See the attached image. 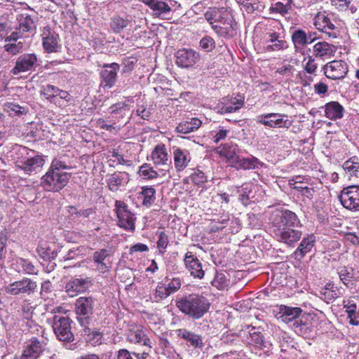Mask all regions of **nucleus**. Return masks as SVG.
<instances>
[{"label":"nucleus","mask_w":359,"mask_h":359,"mask_svg":"<svg viewBox=\"0 0 359 359\" xmlns=\"http://www.w3.org/2000/svg\"><path fill=\"white\" fill-rule=\"evenodd\" d=\"M232 15L231 11L226 8H210L205 13V18L212 25V28L213 29V24H217L223 21L226 15Z\"/></svg>","instance_id":"23"},{"label":"nucleus","mask_w":359,"mask_h":359,"mask_svg":"<svg viewBox=\"0 0 359 359\" xmlns=\"http://www.w3.org/2000/svg\"><path fill=\"white\" fill-rule=\"evenodd\" d=\"M36 287V282L29 278H25L20 280L8 284L6 286L5 291L11 295H18L20 294H30L34 292Z\"/></svg>","instance_id":"7"},{"label":"nucleus","mask_w":359,"mask_h":359,"mask_svg":"<svg viewBox=\"0 0 359 359\" xmlns=\"http://www.w3.org/2000/svg\"><path fill=\"white\" fill-rule=\"evenodd\" d=\"M164 282L166 285L170 295L178 291L180 289L182 285L181 280L179 278H173L170 280H169L168 278H165Z\"/></svg>","instance_id":"44"},{"label":"nucleus","mask_w":359,"mask_h":359,"mask_svg":"<svg viewBox=\"0 0 359 359\" xmlns=\"http://www.w3.org/2000/svg\"><path fill=\"white\" fill-rule=\"evenodd\" d=\"M335 52V47L327 42L320 41L313 46V53L317 57L332 56Z\"/></svg>","instance_id":"34"},{"label":"nucleus","mask_w":359,"mask_h":359,"mask_svg":"<svg viewBox=\"0 0 359 359\" xmlns=\"http://www.w3.org/2000/svg\"><path fill=\"white\" fill-rule=\"evenodd\" d=\"M313 245V236H309L306 238H304L299 246L297 248V252L300 253L302 256L304 255L306 252H309Z\"/></svg>","instance_id":"45"},{"label":"nucleus","mask_w":359,"mask_h":359,"mask_svg":"<svg viewBox=\"0 0 359 359\" xmlns=\"http://www.w3.org/2000/svg\"><path fill=\"white\" fill-rule=\"evenodd\" d=\"M104 69L102 70L100 75L102 78L101 86L104 88H112L116 81L117 72L119 69V65L117 63L104 65Z\"/></svg>","instance_id":"16"},{"label":"nucleus","mask_w":359,"mask_h":359,"mask_svg":"<svg viewBox=\"0 0 359 359\" xmlns=\"http://www.w3.org/2000/svg\"><path fill=\"white\" fill-rule=\"evenodd\" d=\"M44 160L40 156H35L30 158H24L16 161V167L24 170L26 173L30 174L43 165Z\"/></svg>","instance_id":"17"},{"label":"nucleus","mask_w":359,"mask_h":359,"mask_svg":"<svg viewBox=\"0 0 359 359\" xmlns=\"http://www.w3.org/2000/svg\"><path fill=\"white\" fill-rule=\"evenodd\" d=\"M237 145L233 144H225L221 145L216 149V152L222 157H224L226 161H236L237 156Z\"/></svg>","instance_id":"31"},{"label":"nucleus","mask_w":359,"mask_h":359,"mask_svg":"<svg viewBox=\"0 0 359 359\" xmlns=\"http://www.w3.org/2000/svg\"><path fill=\"white\" fill-rule=\"evenodd\" d=\"M229 130L223 128H220L216 135L213 137L214 142L218 143L220 140L225 139L229 133Z\"/></svg>","instance_id":"62"},{"label":"nucleus","mask_w":359,"mask_h":359,"mask_svg":"<svg viewBox=\"0 0 359 359\" xmlns=\"http://www.w3.org/2000/svg\"><path fill=\"white\" fill-rule=\"evenodd\" d=\"M343 168L349 180L359 177V162L355 157L346 161L343 165Z\"/></svg>","instance_id":"36"},{"label":"nucleus","mask_w":359,"mask_h":359,"mask_svg":"<svg viewBox=\"0 0 359 359\" xmlns=\"http://www.w3.org/2000/svg\"><path fill=\"white\" fill-rule=\"evenodd\" d=\"M93 260L96 270L100 273H105L111 268V255L109 250L101 249L95 252Z\"/></svg>","instance_id":"14"},{"label":"nucleus","mask_w":359,"mask_h":359,"mask_svg":"<svg viewBox=\"0 0 359 359\" xmlns=\"http://www.w3.org/2000/svg\"><path fill=\"white\" fill-rule=\"evenodd\" d=\"M339 199L346 209L359 210V186H350L344 189Z\"/></svg>","instance_id":"8"},{"label":"nucleus","mask_w":359,"mask_h":359,"mask_svg":"<svg viewBox=\"0 0 359 359\" xmlns=\"http://www.w3.org/2000/svg\"><path fill=\"white\" fill-rule=\"evenodd\" d=\"M174 163L177 171L183 170L191 160L190 154L187 149L177 148L173 151Z\"/></svg>","instance_id":"27"},{"label":"nucleus","mask_w":359,"mask_h":359,"mask_svg":"<svg viewBox=\"0 0 359 359\" xmlns=\"http://www.w3.org/2000/svg\"><path fill=\"white\" fill-rule=\"evenodd\" d=\"M236 25L233 15H226L223 21L213 24V30L219 36L229 39L236 35Z\"/></svg>","instance_id":"12"},{"label":"nucleus","mask_w":359,"mask_h":359,"mask_svg":"<svg viewBox=\"0 0 359 359\" xmlns=\"http://www.w3.org/2000/svg\"><path fill=\"white\" fill-rule=\"evenodd\" d=\"M292 4L293 0H287L285 4L281 1H277L271 5L269 11L271 13H278L284 16L289 13Z\"/></svg>","instance_id":"38"},{"label":"nucleus","mask_w":359,"mask_h":359,"mask_svg":"<svg viewBox=\"0 0 359 359\" xmlns=\"http://www.w3.org/2000/svg\"><path fill=\"white\" fill-rule=\"evenodd\" d=\"M250 336L252 340V342L255 343L257 345H260L263 342V336L259 332H257L255 327H252L249 331Z\"/></svg>","instance_id":"56"},{"label":"nucleus","mask_w":359,"mask_h":359,"mask_svg":"<svg viewBox=\"0 0 359 359\" xmlns=\"http://www.w3.org/2000/svg\"><path fill=\"white\" fill-rule=\"evenodd\" d=\"M129 21L119 16H115L111 19V28L114 32L118 33L126 28Z\"/></svg>","instance_id":"40"},{"label":"nucleus","mask_w":359,"mask_h":359,"mask_svg":"<svg viewBox=\"0 0 359 359\" xmlns=\"http://www.w3.org/2000/svg\"><path fill=\"white\" fill-rule=\"evenodd\" d=\"M279 318L285 323H290L299 317L302 309L299 307H290L281 305L279 309Z\"/></svg>","instance_id":"26"},{"label":"nucleus","mask_w":359,"mask_h":359,"mask_svg":"<svg viewBox=\"0 0 359 359\" xmlns=\"http://www.w3.org/2000/svg\"><path fill=\"white\" fill-rule=\"evenodd\" d=\"M192 181L196 184H201L205 182L207 179L204 172L201 170H197L192 175Z\"/></svg>","instance_id":"57"},{"label":"nucleus","mask_w":359,"mask_h":359,"mask_svg":"<svg viewBox=\"0 0 359 359\" xmlns=\"http://www.w3.org/2000/svg\"><path fill=\"white\" fill-rule=\"evenodd\" d=\"M292 39L295 45L304 46L306 44V34L302 29L297 30L292 34Z\"/></svg>","instance_id":"48"},{"label":"nucleus","mask_w":359,"mask_h":359,"mask_svg":"<svg viewBox=\"0 0 359 359\" xmlns=\"http://www.w3.org/2000/svg\"><path fill=\"white\" fill-rule=\"evenodd\" d=\"M257 123L263 124L271 128H288L291 123L287 119L285 114L269 113L260 115L257 117Z\"/></svg>","instance_id":"9"},{"label":"nucleus","mask_w":359,"mask_h":359,"mask_svg":"<svg viewBox=\"0 0 359 359\" xmlns=\"http://www.w3.org/2000/svg\"><path fill=\"white\" fill-rule=\"evenodd\" d=\"M313 88H314L315 92L319 95L325 94L328 90L327 86L323 82L316 83L314 85Z\"/></svg>","instance_id":"64"},{"label":"nucleus","mask_w":359,"mask_h":359,"mask_svg":"<svg viewBox=\"0 0 359 359\" xmlns=\"http://www.w3.org/2000/svg\"><path fill=\"white\" fill-rule=\"evenodd\" d=\"M143 196V204L147 206L151 205L155 200L156 191L152 187H143L141 192Z\"/></svg>","instance_id":"42"},{"label":"nucleus","mask_w":359,"mask_h":359,"mask_svg":"<svg viewBox=\"0 0 359 359\" xmlns=\"http://www.w3.org/2000/svg\"><path fill=\"white\" fill-rule=\"evenodd\" d=\"M210 304L203 296L191 294L177 302L179 309L194 318H200L208 310Z\"/></svg>","instance_id":"2"},{"label":"nucleus","mask_w":359,"mask_h":359,"mask_svg":"<svg viewBox=\"0 0 359 359\" xmlns=\"http://www.w3.org/2000/svg\"><path fill=\"white\" fill-rule=\"evenodd\" d=\"M267 35L269 39L266 41V43H270L264 46V50L266 51H278L284 49L287 46L286 41L280 39V36L278 33H269Z\"/></svg>","instance_id":"30"},{"label":"nucleus","mask_w":359,"mask_h":359,"mask_svg":"<svg viewBox=\"0 0 359 359\" xmlns=\"http://www.w3.org/2000/svg\"><path fill=\"white\" fill-rule=\"evenodd\" d=\"M168 296H170V294L165 282L158 283L154 294L155 301H161L167 298Z\"/></svg>","instance_id":"41"},{"label":"nucleus","mask_w":359,"mask_h":359,"mask_svg":"<svg viewBox=\"0 0 359 359\" xmlns=\"http://www.w3.org/2000/svg\"><path fill=\"white\" fill-rule=\"evenodd\" d=\"M271 222L277 239L287 245L300 240L302 233L300 221L295 213L290 210H276L271 215Z\"/></svg>","instance_id":"1"},{"label":"nucleus","mask_w":359,"mask_h":359,"mask_svg":"<svg viewBox=\"0 0 359 359\" xmlns=\"http://www.w3.org/2000/svg\"><path fill=\"white\" fill-rule=\"evenodd\" d=\"M137 115L141 116L143 119H148L151 115V111L149 109H147L144 106H141L137 108Z\"/></svg>","instance_id":"63"},{"label":"nucleus","mask_w":359,"mask_h":359,"mask_svg":"<svg viewBox=\"0 0 359 359\" xmlns=\"http://www.w3.org/2000/svg\"><path fill=\"white\" fill-rule=\"evenodd\" d=\"M70 167L65 164L64 162L59 159H54L51 163L50 169L57 171L58 172H63L62 170L69 169Z\"/></svg>","instance_id":"54"},{"label":"nucleus","mask_w":359,"mask_h":359,"mask_svg":"<svg viewBox=\"0 0 359 359\" xmlns=\"http://www.w3.org/2000/svg\"><path fill=\"white\" fill-rule=\"evenodd\" d=\"M168 172V170L165 168H161L158 171H156L147 163L143 164L139 170L140 175L147 180H152L157 177L164 179L169 177Z\"/></svg>","instance_id":"24"},{"label":"nucleus","mask_w":359,"mask_h":359,"mask_svg":"<svg viewBox=\"0 0 359 359\" xmlns=\"http://www.w3.org/2000/svg\"><path fill=\"white\" fill-rule=\"evenodd\" d=\"M213 286L222 290L226 286V280L223 273H217L212 282Z\"/></svg>","instance_id":"53"},{"label":"nucleus","mask_w":359,"mask_h":359,"mask_svg":"<svg viewBox=\"0 0 359 359\" xmlns=\"http://www.w3.org/2000/svg\"><path fill=\"white\" fill-rule=\"evenodd\" d=\"M176 57V63L178 66L189 68L199 61L200 54L192 49L183 48L177 52Z\"/></svg>","instance_id":"13"},{"label":"nucleus","mask_w":359,"mask_h":359,"mask_svg":"<svg viewBox=\"0 0 359 359\" xmlns=\"http://www.w3.org/2000/svg\"><path fill=\"white\" fill-rule=\"evenodd\" d=\"M37 62V57L35 54H24L18 57L15 62V65L11 70L14 75L21 72H25L31 70Z\"/></svg>","instance_id":"15"},{"label":"nucleus","mask_w":359,"mask_h":359,"mask_svg":"<svg viewBox=\"0 0 359 359\" xmlns=\"http://www.w3.org/2000/svg\"><path fill=\"white\" fill-rule=\"evenodd\" d=\"M344 308L346 309V312L348 314L349 323L353 325H358L359 320H357L358 314L356 312L357 304L355 297H351L343 301Z\"/></svg>","instance_id":"29"},{"label":"nucleus","mask_w":359,"mask_h":359,"mask_svg":"<svg viewBox=\"0 0 359 359\" xmlns=\"http://www.w3.org/2000/svg\"><path fill=\"white\" fill-rule=\"evenodd\" d=\"M313 20L316 29L324 32L329 38H337L338 35L337 28L331 22L324 12L318 13L315 15Z\"/></svg>","instance_id":"10"},{"label":"nucleus","mask_w":359,"mask_h":359,"mask_svg":"<svg viewBox=\"0 0 359 359\" xmlns=\"http://www.w3.org/2000/svg\"><path fill=\"white\" fill-rule=\"evenodd\" d=\"M34 308L30 303L25 302L22 306L23 316L25 318L29 319L32 318Z\"/></svg>","instance_id":"59"},{"label":"nucleus","mask_w":359,"mask_h":359,"mask_svg":"<svg viewBox=\"0 0 359 359\" xmlns=\"http://www.w3.org/2000/svg\"><path fill=\"white\" fill-rule=\"evenodd\" d=\"M339 278L344 285H347V282L350 281L352 278V273L348 271L346 267H341L338 271Z\"/></svg>","instance_id":"55"},{"label":"nucleus","mask_w":359,"mask_h":359,"mask_svg":"<svg viewBox=\"0 0 359 359\" xmlns=\"http://www.w3.org/2000/svg\"><path fill=\"white\" fill-rule=\"evenodd\" d=\"M58 88L53 85H46L42 87L41 94L46 99H53L57 97Z\"/></svg>","instance_id":"49"},{"label":"nucleus","mask_w":359,"mask_h":359,"mask_svg":"<svg viewBox=\"0 0 359 359\" xmlns=\"http://www.w3.org/2000/svg\"><path fill=\"white\" fill-rule=\"evenodd\" d=\"M53 328L60 341H73L74 334L72 332L70 319L67 316H55Z\"/></svg>","instance_id":"4"},{"label":"nucleus","mask_w":359,"mask_h":359,"mask_svg":"<svg viewBox=\"0 0 359 359\" xmlns=\"http://www.w3.org/2000/svg\"><path fill=\"white\" fill-rule=\"evenodd\" d=\"M43 46L48 53L56 51L57 48V34L52 32L49 27H45L41 34Z\"/></svg>","instance_id":"22"},{"label":"nucleus","mask_w":359,"mask_h":359,"mask_svg":"<svg viewBox=\"0 0 359 359\" xmlns=\"http://www.w3.org/2000/svg\"><path fill=\"white\" fill-rule=\"evenodd\" d=\"M169 239L165 231L158 233L157 248L160 253H163L168 246Z\"/></svg>","instance_id":"47"},{"label":"nucleus","mask_w":359,"mask_h":359,"mask_svg":"<svg viewBox=\"0 0 359 359\" xmlns=\"http://www.w3.org/2000/svg\"><path fill=\"white\" fill-rule=\"evenodd\" d=\"M43 351V345L38 337H33L27 342L21 359H36Z\"/></svg>","instance_id":"18"},{"label":"nucleus","mask_w":359,"mask_h":359,"mask_svg":"<svg viewBox=\"0 0 359 359\" xmlns=\"http://www.w3.org/2000/svg\"><path fill=\"white\" fill-rule=\"evenodd\" d=\"M18 264L22 266L23 271L28 274L36 273L34 266L28 260L20 259Z\"/></svg>","instance_id":"52"},{"label":"nucleus","mask_w":359,"mask_h":359,"mask_svg":"<svg viewBox=\"0 0 359 359\" xmlns=\"http://www.w3.org/2000/svg\"><path fill=\"white\" fill-rule=\"evenodd\" d=\"M147 5L154 12V15L167 18L171 11V6L164 0H139Z\"/></svg>","instance_id":"19"},{"label":"nucleus","mask_w":359,"mask_h":359,"mask_svg":"<svg viewBox=\"0 0 359 359\" xmlns=\"http://www.w3.org/2000/svg\"><path fill=\"white\" fill-rule=\"evenodd\" d=\"M344 108L337 102H331L325 107V116L330 119H337L343 116Z\"/></svg>","instance_id":"35"},{"label":"nucleus","mask_w":359,"mask_h":359,"mask_svg":"<svg viewBox=\"0 0 359 359\" xmlns=\"http://www.w3.org/2000/svg\"><path fill=\"white\" fill-rule=\"evenodd\" d=\"M70 177V173L49 169L41 177V184L46 191H58L67 185Z\"/></svg>","instance_id":"3"},{"label":"nucleus","mask_w":359,"mask_h":359,"mask_svg":"<svg viewBox=\"0 0 359 359\" xmlns=\"http://www.w3.org/2000/svg\"><path fill=\"white\" fill-rule=\"evenodd\" d=\"M238 4L243 5L248 13H252L257 10L259 0H236Z\"/></svg>","instance_id":"50"},{"label":"nucleus","mask_w":359,"mask_h":359,"mask_svg":"<svg viewBox=\"0 0 359 359\" xmlns=\"http://www.w3.org/2000/svg\"><path fill=\"white\" fill-rule=\"evenodd\" d=\"M93 303L94 301L91 297H81L76 301L75 311L77 319L83 326L88 323V319L93 313Z\"/></svg>","instance_id":"6"},{"label":"nucleus","mask_w":359,"mask_h":359,"mask_svg":"<svg viewBox=\"0 0 359 359\" xmlns=\"http://www.w3.org/2000/svg\"><path fill=\"white\" fill-rule=\"evenodd\" d=\"M202 124V121L197 118H192L190 121L181 122L176 128L178 133L188 134L198 130Z\"/></svg>","instance_id":"33"},{"label":"nucleus","mask_w":359,"mask_h":359,"mask_svg":"<svg viewBox=\"0 0 359 359\" xmlns=\"http://www.w3.org/2000/svg\"><path fill=\"white\" fill-rule=\"evenodd\" d=\"M184 263L192 276L198 278H202L204 276L205 273L202 269L201 262L191 252H188L186 253Z\"/></svg>","instance_id":"20"},{"label":"nucleus","mask_w":359,"mask_h":359,"mask_svg":"<svg viewBox=\"0 0 359 359\" xmlns=\"http://www.w3.org/2000/svg\"><path fill=\"white\" fill-rule=\"evenodd\" d=\"M177 335L184 339L194 348L203 347V338L201 335L196 334L186 329H178L176 330Z\"/></svg>","instance_id":"28"},{"label":"nucleus","mask_w":359,"mask_h":359,"mask_svg":"<svg viewBox=\"0 0 359 359\" xmlns=\"http://www.w3.org/2000/svg\"><path fill=\"white\" fill-rule=\"evenodd\" d=\"M88 280L83 278H75L69 281L65 286L67 294L74 297L77 296L79 293L83 292L87 289Z\"/></svg>","instance_id":"25"},{"label":"nucleus","mask_w":359,"mask_h":359,"mask_svg":"<svg viewBox=\"0 0 359 359\" xmlns=\"http://www.w3.org/2000/svg\"><path fill=\"white\" fill-rule=\"evenodd\" d=\"M297 179H301V177L290 180L289 184L292 188L302 191L306 185L303 182H297Z\"/></svg>","instance_id":"60"},{"label":"nucleus","mask_w":359,"mask_h":359,"mask_svg":"<svg viewBox=\"0 0 359 359\" xmlns=\"http://www.w3.org/2000/svg\"><path fill=\"white\" fill-rule=\"evenodd\" d=\"M6 43L4 46L5 50L12 55H16L20 53L24 46V42L22 41H6Z\"/></svg>","instance_id":"43"},{"label":"nucleus","mask_w":359,"mask_h":359,"mask_svg":"<svg viewBox=\"0 0 359 359\" xmlns=\"http://www.w3.org/2000/svg\"><path fill=\"white\" fill-rule=\"evenodd\" d=\"M244 104L243 98H233L229 103H222L219 112L220 114L233 113L240 109Z\"/></svg>","instance_id":"37"},{"label":"nucleus","mask_w":359,"mask_h":359,"mask_svg":"<svg viewBox=\"0 0 359 359\" xmlns=\"http://www.w3.org/2000/svg\"><path fill=\"white\" fill-rule=\"evenodd\" d=\"M128 339L130 343L138 344L151 348L150 339L142 330H130L128 333Z\"/></svg>","instance_id":"32"},{"label":"nucleus","mask_w":359,"mask_h":359,"mask_svg":"<svg viewBox=\"0 0 359 359\" xmlns=\"http://www.w3.org/2000/svg\"><path fill=\"white\" fill-rule=\"evenodd\" d=\"M323 69L325 75L333 80L343 79L348 72V66L342 60H333L328 62Z\"/></svg>","instance_id":"11"},{"label":"nucleus","mask_w":359,"mask_h":359,"mask_svg":"<svg viewBox=\"0 0 359 359\" xmlns=\"http://www.w3.org/2000/svg\"><path fill=\"white\" fill-rule=\"evenodd\" d=\"M34 27V22L29 15H27L24 18H22L20 20L19 29L20 31H22L23 32H27L30 31Z\"/></svg>","instance_id":"46"},{"label":"nucleus","mask_w":359,"mask_h":359,"mask_svg":"<svg viewBox=\"0 0 359 359\" xmlns=\"http://www.w3.org/2000/svg\"><path fill=\"white\" fill-rule=\"evenodd\" d=\"M115 206L118 226L126 230L134 231L136 218L128 210V205L123 201H116Z\"/></svg>","instance_id":"5"},{"label":"nucleus","mask_w":359,"mask_h":359,"mask_svg":"<svg viewBox=\"0 0 359 359\" xmlns=\"http://www.w3.org/2000/svg\"><path fill=\"white\" fill-rule=\"evenodd\" d=\"M151 160L156 166H163V168L168 170L169 158L166 148L164 144H158L151 152Z\"/></svg>","instance_id":"21"},{"label":"nucleus","mask_w":359,"mask_h":359,"mask_svg":"<svg viewBox=\"0 0 359 359\" xmlns=\"http://www.w3.org/2000/svg\"><path fill=\"white\" fill-rule=\"evenodd\" d=\"M237 167L244 170L255 169L260 164L259 161L255 158H241L236 160Z\"/></svg>","instance_id":"39"},{"label":"nucleus","mask_w":359,"mask_h":359,"mask_svg":"<svg viewBox=\"0 0 359 359\" xmlns=\"http://www.w3.org/2000/svg\"><path fill=\"white\" fill-rule=\"evenodd\" d=\"M351 0H331L332 5L336 7L338 9H346L348 4H350Z\"/></svg>","instance_id":"61"},{"label":"nucleus","mask_w":359,"mask_h":359,"mask_svg":"<svg viewBox=\"0 0 359 359\" xmlns=\"http://www.w3.org/2000/svg\"><path fill=\"white\" fill-rule=\"evenodd\" d=\"M200 46L205 51L210 52L215 48V43L212 38L206 36L201 39Z\"/></svg>","instance_id":"51"},{"label":"nucleus","mask_w":359,"mask_h":359,"mask_svg":"<svg viewBox=\"0 0 359 359\" xmlns=\"http://www.w3.org/2000/svg\"><path fill=\"white\" fill-rule=\"evenodd\" d=\"M317 69V64L312 57H309V60L305 65L304 69L309 74H314Z\"/></svg>","instance_id":"58"}]
</instances>
